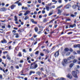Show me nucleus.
<instances>
[{
  "label": "nucleus",
  "mask_w": 80,
  "mask_h": 80,
  "mask_svg": "<svg viewBox=\"0 0 80 80\" xmlns=\"http://www.w3.org/2000/svg\"><path fill=\"white\" fill-rule=\"evenodd\" d=\"M0 78L1 79H2V78H3V77H2V75H0Z\"/></svg>",
  "instance_id": "nucleus-51"
},
{
  "label": "nucleus",
  "mask_w": 80,
  "mask_h": 80,
  "mask_svg": "<svg viewBox=\"0 0 80 80\" xmlns=\"http://www.w3.org/2000/svg\"><path fill=\"white\" fill-rule=\"evenodd\" d=\"M31 21L33 23H34V24H37V22H34V19H32Z\"/></svg>",
  "instance_id": "nucleus-7"
},
{
  "label": "nucleus",
  "mask_w": 80,
  "mask_h": 80,
  "mask_svg": "<svg viewBox=\"0 0 80 80\" xmlns=\"http://www.w3.org/2000/svg\"><path fill=\"white\" fill-rule=\"evenodd\" d=\"M70 52H73V49H72V48H70Z\"/></svg>",
  "instance_id": "nucleus-58"
},
{
  "label": "nucleus",
  "mask_w": 80,
  "mask_h": 80,
  "mask_svg": "<svg viewBox=\"0 0 80 80\" xmlns=\"http://www.w3.org/2000/svg\"><path fill=\"white\" fill-rule=\"evenodd\" d=\"M23 60H21L20 61V63H23Z\"/></svg>",
  "instance_id": "nucleus-55"
},
{
  "label": "nucleus",
  "mask_w": 80,
  "mask_h": 80,
  "mask_svg": "<svg viewBox=\"0 0 80 80\" xmlns=\"http://www.w3.org/2000/svg\"><path fill=\"white\" fill-rule=\"evenodd\" d=\"M55 7V6H52V7H50V8H54Z\"/></svg>",
  "instance_id": "nucleus-43"
},
{
  "label": "nucleus",
  "mask_w": 80,
  "mask_h": 80,
  "mask_svg": "<svg viewBox=\"0 0 80 80\" xmlns=\"http://www.w3.org/2000/svg\"><path fill=\"white\" fill-rule=\"evenodd\" d=\"M14 18H15L14 20L16 21V22H17V21L18 20V18H17V16H14Z\"/></svg>",
  "instance_id": "nucleus-22"
},
{
  "label": "nucleus",
  "mask_w": 80,
  "mask_h": 80,
  "mask_svg": "<svg viewBox=\"0 0 80 80\" xmlns=\"http://www.w3.org/2000/svg\"><path fill=\"white\" fill-rule=\"evenodd\" d=\"M77 52L79 54H80V51H77Z\"/></svg>",
  "instance_id": "nucleus-52"
},
{
  "label": "nucleus",
  "mask_w": 80,
  "mask_h": 80,
  "mask_svg": "<svg viewBox=\"0 0 80 80\" xmlns=\"http://www.w3.org/2000/svg\"><path fill=\"white\" fill-rule=\"evenodd\" d=\"M8 28H11V26H10V25H8Z\"/></svg>",
  "instance_id": "nucleus-62"
},
{
  "label": "nucleus",
  "mask_w": 80,
  "mask_h": 80,
  "mask_svg": "<svg viewBox=\"0 0 80 80\" xmlns=\"http://www.w3.org/2000/svg\"><path fill=\"white\" fill-rule=\"evenodd\" d=\"M35 71H31L29 72V75H32V73H35Z\"/></svg>",
  "instance_id": "nucleus-16"
},
{
  "label": "nucleus",
  "mask_w": 80,
  "mask_h": 80,
  "mask_svg": "<svg viewBox=\"0 0 80 80\" xmlns=\"http://www.w3.org/2000/svg\"><path fill=\"white\" fill-rule=\"evenodd\" d=\"M67 77H68V78H70V74H69L67 75Z\"/></svg>",
  "instance_id": "nucleus-27"
},
{
  "label": "nucleus",
  "mask_w": 80,
  "mask_h": 80,
  "mask_svg": "<svg viewBox=\"0 0 80 80\" xmlns=\"http://www.w3.org/2000/svg\"><path fill=\"white\" fill-rule=\"evenodd\" d=\"M63 6L62 5H61L60 6L58 7L57 8V9H58V8H61Z\"/></svg>",
  "instance_id": "nucleus-31"
},
{
  "label": "nucleus",
  "mask_w": 80,
  "mask_h": 80,
  "mask_svg": "<svg viewBox=\"0 0 80 80\" xmlns=\"http://www.w3.org/2000/svg\"><path fill=\"white\" fill-rule=\"evenodd\" d=\"M22 52H24V53H26V52H27V51L26 50H25V49H24L23 50Z\"/></svg>",
  "instance_id": "nucleus-33"
},
{
  "label": "nucleus",
  "mask_w": 80,
  "mask_h": 80,
  "mask_svg": "<svg viewBox=\"0 0 80 80\" xmlns=\"http://www.w3.org/2000/svg\"><path fill=\"white\" fill-rule=\"evenodd\" d=\"M71 16L72 17H76V15H73V14H71Z\"/></svg>",
  "instance_id": "nucleus-35"
},
{
  "label": "nucleus",
  "mask_w": 80,
  "mask_h": 80,
  "mask_svg": "<svg viewBox=\"0 0 80 80\" xmlns=\"http://www.w3.org/2000/svg\"><path fill=\"white\" fill-rule=\"evenodd\" d=\"M45 13V10H42V13L43 14Z\"/></svg>",
  "instance_id": "nucleus-42"
},
{
  "label": "nucleus",
  "mask_w": 80,
  "mask_h": 80,
  "mask_svg": "<svg viewBox=\"0 0 80 80\" xmlns=\"http://www.w3.org/2000/svg\"><path fill=\"white\" fill-rule=\"evenodd\" d=\"M18 32H23V29H19V30H18Z\"/></svg>",
  "instance_id": "nucleus-17"
},
{
  "label": "nucleus",
  "mask_w": 80,
  "mask_h": 80,
  "mask_svg": "<svg viewBox=\"0 0 80 80\" xmlns=\"http://www.w3.org/2000/svg\"><path fill=\"white\" fill-rule=\"evenodd\" d=\"M31 40H34V38H32Z\"/></svg>",
  "instance_id": "nucleus-64"
},
{
  "label": "nucleus",
  "mask_w": 80,
  "mask_h": 80,
  "mask_svg": "<svg viewBox=\"0 0 80 80\" xmlns=\"http://www.w3.org/2000/svg\"><path fill=\"white\" fill-rule=\"evenodd\" d=\"M48 57V56H46V58H45V60H47V59Z\"/></svg>",
  "instance_id": "nucleus-47"
},
{
  "label": "nucleus",
  "mask_w": 80,
  "mask_h": 80,
  "mask_svg": "<svg viewBox=\"0 0 80 80\" xmlns=\"http://www.w3.org/2000/svg\"><path fill=\"white\" fill-rule=\"evenodd\" d=\"M70 27L72 28H73V27H76V24H74L73 25H70Z\"/></svg>",
  "instance_id": "nucleus-15"
},
{
  "label": "nucleus",
  "mask_w": 80,
  "mask_h": 80,
  "mask_svg": "<svg viewBox=\"0 0 80 80\" xmlns=\"http://www.w3.org/2000/svg\"><path fill=\"white\" fill-rule=\"evenodd\" d=\"M77 59H74L73 61V63H75L76 62H77Z\"/></svg>",
  "instance_id": "nucleus-30"
},
{
  "label": "nucleus",
  "mask_w": 80,
  "mask_h": 80,
  "mask_svg": "<svg viewBox=\"0 0 80 80\" xmlns=\"http://www.w3.org/2000/svg\"><path fill=\"white\" fill-rule=\"evenodd\" d=\"M18 56L19 57H22V53H21V52H19L18 54Z\"/></svg>",
  "instance_id": "nucleus-24"
},
{
  "label": "nucleus",
  "mask_w": 80,
  "mask_h": 80,
  "mask_svg": "<svg viewBox=\"0 0 80 80\" xmlns=\"http://www.w3.org/2000/svg\"><path fill=\"white\" fill-rule=\"evenodd\" d=\"M38 53H39V51H37L35 53V55H38Z\"/></svg>",
  "instance_id": "nucleus-25"
},
{
  "label": "nucleus",
  "mask_w": 80,
  "mask_h": 80,
  "mask_svg": "<svg viewBox=\"0 0 80 80\" xmlns=\"http://www.w3.org/2000/svg\"><path fill=\"white\" fill-rule=\"evenodd\" d=\"M38 2L39 3H41V0H38Z\"/></svg>",
  "instance_id": "nucleus-56"
},
{
  "label": "nucleus",
  "mask_w": 80,
  "mask_h": 80,
  "mask_svg": "<svg viewBox=\"0 0 80 80\" xmlns=\"http://www.w3.org/2000/svg\"><path fill=\"white\" fill-rule=\"evenodd\" d=\"M52 2H55V3H57V1L55 0H52Z\"/></svg>",
  "instance_id": "nucleus-38"
},
{
  "label": "nucleus",
  "mask_w": 80,
  "mask_h": 80,
  "mask_svg": "<svg viewBox=\"0 0 80 80\" xmlns=\"http://www.w3.org/2000/svg\"><path fill=\"white\" fill-rule=\"evenodd\" d=\"M70 52H68L66 53V55L67 56H68V55H70Z\"/></svg>",
  "instance_id": "nucleus-36"
},
{
  "label": "nucleus",
  "mask_w": 80,
  "mask_h": 80,
  "mask_svg": "<svg viewBox=\"0 0 80 80\" xmlns=\"http://www.w3.org/2000/svg\"><path fill=\"white\" fill-rule=\"evenodd\" d=\"M13 29H14V30H18V28H13Z\"/></svg>",
  "instance_id": "nucleus-60"
},
{
  "label": "nucleus",
  "mask_w": 80,
  "mask_h": 80,
  "mask_svg": "<svg viewBox=\"0 0 80 80\" xmlns=\"http://www.w3.org/2000/svg\"><path fill=\"white\" fill-rule=\"evenodd\" d=\"M70 58L71 59H74L75 57L73 56H71Z\"/></svg>",
  "instance_id": "nucleus-28"
},
{
  "label": "nucleus",
  "mask_w": 80,
  "mask_h": 80,
  "mask_svg": "<svg viewBox=\"0 0 80 80\" xmlns=\"http://www.w3.org/2000/svg\"><path fill=\"white\" fill-rule=\"evenodd\" d=\"M7 9H6L5 8H3V12H5L7 10Z\"/></svg>",
  "instance_id": "nucleus-41"
},
{
  "label": "nucleus",
  "mask_w": 80,
  "mask_h": 80,
  "mask_svg": "<svg viewBox=\"0 0 80 80\" xmlns=\"http://www.w3.org/2000/svg\"><path fill=\"white\" fill-rule=\"evenodd\" d=\"M0 32L1 33H3V30L2 29H0Z\"/></svg>",
  "instance_id": "nucleus-34"
},
{
  "label": "nucleus",
  "mask_w": 80,
  "mask_h": 80,
  "mask_svg": "<svg viewBox=\"0 0 80 80\" xmlns=\"http://www.w3.org/2000/svg\"><path fill=\"white\" fill-rule=\"evenodd\" d=\"M16 7L15 5H12L11 6V8L12 10H13Z\"/></svg>",
  "instance_id": "nucleus-12"
},
{
  "label": "nucleus",
  "mask_w": 80,
  "mask_h": 80,
  "mask_svg": "<svg viewBox=\"0 0 80 80\" xmlns=\"http://www.w3.org/2000/svg\"><path fill=\"white\" fill-rule=\"evenodd\" d=\"M15 68L17 69H18L19 68V66H15Z\"/></svg>",
  "instance_id": "nucleus-37"
},
{
  "label": "nucleus",
  "mask_w": 80,
  "mask_h": 80,
  "mask_svg": "<svg viewBox=\"0 0 80 80\" xmlns=\"http://www.w3.org/2000/svg\"><path fill=\"white\" fill-rule=\"evenodd\" d=\"M22 13H20L19 15V16H22Z\"/></svg>",
  "instance_id": "nucleus-61"
},
{
  "label": "nucleus",
  "mask_w": 80,
  "mask_h": 80,
  "mask_svg": "<svg viewBox=\"0 0 80 80\" xmlns=\"http://www.w3.org/2000/svg\"><path fill=\"white\" fill-rule=\"evenodd\" d=\"M64 50L65 52H68V51H69V49L67 48H66L64 49Z\"/></svg>",
  "instance_id": "nucleus-20"
},
{
  "label": "nucleus",
  "mask_w": 80,
  "mask_h": 80,
  "mask_svg": "<svg viewBox=\"0 0 80 80\" xmlns=\"http://www.w3.org/2000/svg\"><path fill=\"white\" fill-rule=\"evenodd\" d=\"M70 6L69 5H68L66 6V8H67V9H68L69 8H70Z\"/></svg>",
  "instance_id": "nucleus-23"
},
{
  "label": "nucleus",
  "mask_w": 80,
  "mask_h": 80,
  "mask_svg": "<svg viewBox=\"0 0 80 80\" xmlns=\"http://www.w3.org/2000/svg\"><path fill=\"white\" fill-rule=\"evenodd\" d=\"M38 34H41V33H42V32H41V31H40L39 32H38Z\"/></svg>",
  "instance_id": "nucleus-57"
},
{
  "label": "nucleus",
  "mask_w": 80,
  "mask_h": 80,
  "mask_svg": "<svg viewBox=\"0 0 80 80\" xmlns=\"http://www.w3.org/2000/svg\"><path fill=\"white\" fill-rule=\"evenodd\" d=\"M76 6L78 7V8H80V5H79L78 4H77Z\"/></svg>",
  "instance_id": "nucleus-44"
},
{
  "label": "nucleus",
  "mask_w": 80,
  "mask_h": 80,
  "mask_svg": "<svg viewBox=\"0 0 80 80\" xmlns=\"http://www.w3.org/2000/svg\"><path fill=\"white\" fill-rule=\"evenodd\" d=\"M6 57L7 58V59L9 60H11V58H10V57L9 55H7L6 56Z\"/></svg>",
  "instance_id": "nucleus-8"
},
{
  "label": "nucleus",
  "mask_w": 80,
  "mask_h": 80,
  "mask_svg": "<svg viewBox=\"0 0 80 80\" xmlns=\"http://www.w3.org/2000/svg\"><path fill=\"white\" fill-rule=\"evenodd\" d=\"M58 2H59V3H62V0H59Z\"/></svg>",
  "instance_id": "nucleus-49"
},
{
  "label": "nucleus",
  "mask_w": 80,
  "mask_h": 80,
  "mask_svg": "<svg viewBox=\"0 0 80 80\" xmlns=\"http://www.w3.org/2000/svg\"><path fill=\"white\" fill-rule=\"evenodd\" d=\"M30 69H33V68H37L38 65L37 64H35V63H32L31 64Z\"/></svg>",
  "instance_id": "nucleus-1"
},
{
  "label": "nucleus",
  "mask_w": 80,
  "mask_h": 80,
  "mask_svg": "<svg viewBox=\"0 0 80 80\" xmlns=\"http://www.w3.org/2000/svg\"><path fill=\"white\" fill-rule=\"evenodd\" d=\"M47 21L48 20H47V19H44L43 21V22H47Z\"/></svg>",
  "instance_id": "nucleus-29"
},
{
  "label": "nucleus",
  "mask_w": 80,
  "mask_h": 80,
  "mask_svg": "<svg viewBox=\"0 0 80 80\" xmlns=\"http://www.w3.org/2000/svg\"><path fill=\"white\" fill-rule=\"evenodd\" d=\"M77 45H74V48H77Z\"/></svg>",
  "instance_id": "nucleus-53"
},
{
  "label": "nucleus",
  "mask_w": 80,
  "mask_h": 80,
  "mask_svg": "<svg viewBox=\"0 0 80 80\" xmlns=\"http://www.w3.org/2000/svg\"><path fill=\"white\" fill-rule=\"evenodd\" d=\"M40 55H41L42 57H43V56H44V54H43V53H41L40 54Z\"/></svg>",
  "instance_id": "nucleus-40"
},
{
  "label": "nucleus",
  "mask_w": 80,
  "mask_h": 80,
  "mask_svg": "<svg viewBox=\"0 0 80 80\" xmlns=\"http://www.w3.org/2000/svg\"><path fill=\"white\" fill-rule=\"evenodd\" d=\"M75 72L77 73H79V71L77 70Z\"/></svg>",
  "instance_id": "nucleus-46"
},
{
  "label": "nucleus",
  "mask_w": 80,
  "mask_h": 80,
  "mask_svg": "<svg viewBox=\"0 0 80 80\" xmlns=\"http://www.w3.org/2000/svg\"><path fill=\"white\" fill-rule=\"evenodd\" d=\"M34 30L36 32H38V28L37 27H35V28H34Z\"/></svg>",
  "instance_id": "nucleus-21"
},
{
  "label": "nucleus",
  "mask_w": 80,
  "mask_h": 80,
  "mask_svg": "<svg viewBox=\"0 0 80 80\" xmlns=\"http://www.w3.org/2000/svg\"><path fill=\"white\" fill-rule=\"evenodd\" d=\"M46 7V9L47 10V11H49L50 10V8L48 6H45Z\"/></svg>",
  "instance_id": "nucleus-13"
},
{
  "label": "nucleus",
  "mask_w": 80,
  "mask_h": 80,
  "mask_svg": "<svg viewBox=\"0 0 80 80\" xmlns=\"http://www.w3.org/2000/svg\"><path fill=\"white\" fill-rule=\"evenodd\" d=\"M0 11H1V12H3V8H1V9H0Z\"/></svg>",
  "instance_id": "nucleus-39"
},
{
  "label": "nucleus",
  "mask_w": 80,
  "mask_h": 80,
  "mask_svg": "<svg viewBox=\"0 0 80 80\" xmlns=\"http://www.w3.org/2000/svg\"><path fill=\"white\" fill-rule=\"evenodd\" d=\"M58 55H59V51L56 52L54 54L55 57H58Z\"/></svg>",
  "instance_id": "nucleus-4"
},
{
  "label": "nucleus",
  "mask_w": 80,
  "mask_h": 80,
  "mask_svg": "<svg viewBox=\"0 0 80 80\" xmlns=\"http://www.w3.org/2000/svg\"><path fill=\"white\" fill-rule=\"evenodd\" d=\"M23 9L25 10H28V8L27 7L24 8V7H22V10H23Z\"/></svg>",
  "instance_id": "nucleus-11"
},
{
  "label": "nucleus",
  "mask_w": 80,
  "mask_h": 80,
  "mask_svg": "<svg viewBox=\"0 0 80 80\" xmlns=\"http://www.w3.org/2000/svg\"><path fill=\"white\" fill-rule=\"evenodd\" d=\"M36 74H37V75H38L40 76L41 74V72H36Z\"/></svg>",
  "instance_id": "nucleus-19"
},
{
  "label": "nucleus",
  "mask_w": 80,
  "mask_h": 80,
  "mask_svg": "<svg viewBox=\"0 0 80 80\" xmlns=\"http://www.w3.org/2000/svg\"><path fill=\"white\" fill-rule=\"evenodd\" d=\"M30 13V11L28 10L26 12L24 13V15H25V16H26V15H27L28 14H29V13Z\"/></svg>",
  "instance_id": "nucleus-5"
},
{
  "label": "nucleus",
  "mask_w": 80,
  "mask_h": 80,
  "mask_svg": "<svg viewBox=\"0 0 80 80\" xmlns=\"http://www.w3.org/2000/svg\"><path fill=\"white\" fill-rule=\"evenodd\" d=\"M12 32H13V33H15L16 32V31L15 30H13L12 31Z\"/></svg>",
  "instance_id": "nucleus-63"
},
{
  "label": "nucleus",
  "mask_w": 80,
  "mask_h": 80,
  "mask_svg": "<svg viewBox=\"0 0 80 80\" xmlns=\"http://www.w3.org/2000/svg\"><path fill=\"white\" fill-rule=\"evenodd\" d=\"M73 63H72L71 64H70V68H72V67H73Z\"/></svg>",
  "instance_id": "nucleus-32"
},
{
  "label": "nucleus",
  "mask_w": 80,
  "mask_h": 80,
  "mask_svg": "<svg viewBox=\"0 0 80 80\" xmlns=\"http://www.w3.org/2000/svg\"><path fill=\"white\" fill-rule=\"evenodd\" d=\"M20 5L22 6V3L19 2L18 3V6H20Z\"/></svg>",
  "instance_id": "nucleus-45"
},
{
  "label": "nucleus",
  "mask_w": 80,
  "mask_h": 80,
  "mask_svg": "<svg viewBox=\"0 0 80 80\" xmlns=\"http://www.w3.org/2000/svg\"><path fill=\"white\" fill-rule=\"evenodd\" d=\"M72 75L75 78H78V76H77V74L75 71H72Z\"/></svg>",
  "instance_id": "nucleus-3"
},
{
  "label": "nucleus",
  "mask_w": 80,
  "mask_h": 80,
  "mask_svg": "<svg viewBox=\"0 0 80 80\" xmlns=\"http://www.w3.org/2000/svg\"><path fill=\"white\" fill-rule=\"evenodd\" d=\"M68 63L67 60L66 59H64L63 61L62 62V65L64 67H65V66L67 65V64Z\"/></svg>",
  "instance_id": "nucleus-2"
},
{
  "label": "nucleus",
  "mask_w": 80,
  "mask_h": 80,
  "mask_svg": "<svg viewBox=\"0 0 80 80\" xmlns=\"http://www.w3.org/2000/svg\"><path fill=\"white\" fill-rule=\"evenodd\" d=\"M14 35H16L15 37L16 38H18V34L17 33H14Z\"/></svg>",
  "instance_id": "nucleus-10"
},
{
  "label": "nucleus",
  "mask_w": 80,
  "mask_h": 80,
  "mask_svg": "<svg viewBox=\"0 0 80 80\" xmlns=\"http://www.w3.org/2000/svg\"><path fill=\"white\" fill-rule=\"evenodd\" d=\"M77 47H78V48H80V44H78L77 45Z\"/></svg>",
  "instance_id": "nucleus-50"
},
{
  "label": "nucleus",
  "mask_w": 80,
  "mask_h": 80,
  "mask_svg": "<svg viewBox=\"0 0 80 80\" xmlns=\"http://www.w3.org/2000/svg\"><path fill=\"white\" fill-rule=\"evenodd\" d=\"M1 43H7V41L5 40V39H3V40L1 41Z\"/></svg>",
  "instance_id": "nucleus-6"
},
{
  "label": "nucleus",
  "mask_w": 80,
  "mask_h": 80,
  "mask_svg": "<svg viewBox=\"0 0 80 80\" xmlns=\"http://www.w3.org/2000/svg\"><path fill=\"white\" fill-rule=\"evenodd\" d=\"M72 7L73 9H75L76 8H77V6L76 5H73V6H72Z\"/></svg>",
  "instance_id": "nucleus-18"
},
{
  "label": "nucleus",
  "mask_w": 80,
  "mask_h": 80,
  "mask_svg": "<svg viewBox=\"0 0 80 80\" xmlns=\"http://www.w3.org/2000/svg\"><path fill=\"white\" fill-rule=\"evenodd\" d=\"M34 15H36V14H37V12L35 11L34 12Z\"/></svg>",
  "instance_id": "nucleus-59"
},
{
  "label": "nucleus",
  "mask_w": 80,
  "mask_h": 80,
  "mask_svg": "<svg viewBox=\"0 0 80 80\" xmlns=\"http://www.w3.org/2000/svg\"><path fill=\"white\" fill-rule=\"evenodd\" d=\"M56 80H66V79L64 78H58Z\"/></svg>",
  "instance_id": "nucleus-9"
},
{
  "label": "nucleus",
  "mask_w": 80,
  "mask_h": 80,
  "mask_svg": "<svg viewBox=\"0 0 80 80\" xmlns=\"http://www.w3.org/2000/svg\"><path fill=\"white\" fill-rule=\"evenodd\" d=\"M62 13V10L58 9V14H61Z\"/></svg>",
  "instance_id": "nucleus-14"
},
{
  "label": "nucleus",
  "mask_w": 80,
  "mask_h": 80,
  "mask_svg": "<svg viewBox=\"0 0 80 80\" xmlns=\"http://www.w3.org/2000/svg\"><path fill=\"white\" fill-rule=\"evenodd\" d=\"M27 19H28V16H26L24 18V20H27Z\"/></svg>",
  "instance_id": "nucleus-26"
},
{
  "label": "nucleus",
  "mask_w": 80,
  "mask_h": 80,
  "mask_svg": "<svg viewBox=\"0 0 80 80\" xmlns=\"http://www.w3.org/2000/svg\"><path fill=\"white\" fill-rule=\"evenodd\" d=\"M74 14L75 15H77V14H78V13L77 12H75L74 13Z\"/></svg>",
  "instance_id": "nucleus-48"
},
{
  "label": "nucleus",
  "mask_w": 80,
  "mask_h": 80,
  "mask_svg": "<svg viewBox=\"0 0 80 80\" xmlns=\"http://www.w3.org/2000/svg\"><path fill=\"white\" fill-rule=\"evenodd\" d=\"M52 15V13L50 12L49 14V16H50V15Z\"/></svg>",
  "instance_id": "nucleus-54"
}]
</instances>
